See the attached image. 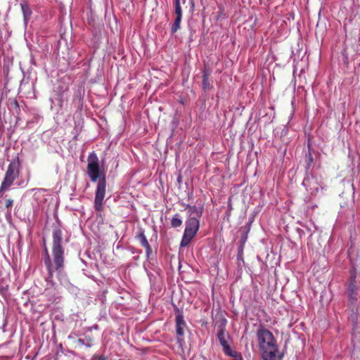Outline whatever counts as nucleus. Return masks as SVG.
<instances>
[{"label": "nucleus", "mask_w": 360, "mask_h": 360, "mask_svg": "<svg viewBox=\"0 0 360 360\" xmlns=\"http://www.w3.org/2000/svg\"><path fill=\"white\" fill-rule=\"evenodd\" d=\"M20 165L21 163L20 159L18 156H17L15 158L13 159L10 162L6 172V174L13 178L14 179H16L20 174Z\"/></svg>", "instance_id": "6e6552de"}, {"label": "nucleus", "mask_w": 360, "mask_h": 360, "mask_svg": "<svg viewBox=\"0 0 360 360\" xmlns=\"http://www.w3.org/2000/svg\"><path fill=\"white\" fill-rule=\"evenodd\" d=\"M75 348H80L82 346H86V347H91V338L89 339V341L85 342L84 340L82 338L77 339L73 342Z\"/></svg>", "instance_id": "4468645a"}, {"label": "nucleus", "mask_w": 360, "mask_h": 360, "mask_svg": "<svg viewBox=\"0 0 360 360\" xmlns=\"http://www.w3.org/2000/svg\"><path fill=\"white\" fill-rule=\"evenodd\" d=\"M174 6L175 15L182 16V10L180 4V0H174Z\"/></svg>", "instance_id": "f3484780"}, {"label": "nucleus", "mask_w": 360, "mask_h": 360, "mask_svg": "<svg viewBox=\"0 0 360 360\" xmlns=\"http://www.w3.org/2000/svg\"><path fill=\"white\" fill-rule=\"evenodd\" d=\"M186 214V225H200L203 207L202 206L187 205L185 210Z\"/></svg>", "instance_id": "20e7f679"}, {"label": "nucleus", "mask_w": 360, "mask_h": 360, "mask_svg": "<svg viewBox=\"0 0 360 360\" xmlns=\"http://www.w3.org/2000/svg\"><path fill=\"white\" fill-rule=\"evenodd\" d=\"M86 174L92 182L98 181L95 193L94 208L101 211L103 208V200L106 191L105 174L102 171L99 165L98 158L95 152L89 153L87 158Z\"/></svg>", "instance_id": "f257e3e1"}, {"label": "nucleus", "mask_w": 360, "mask_h": 360, "mask_svg": "<svg viewBox=\"0 0 360 360\" xmlns=\"http://www.w3.org/2000/svg\"><path fill=\"white\" fill-rule=\"evenodd\" d=\"M252 223V219H250V221H248V225H250Z\"/></svg>", "instance_id": "5701e85b"}, {"label": "nucleus", "mask_w": 360, "mask_h": 360, "mask_svg": "<svg viewBox=\"0 0 360 360\" xmlns=\"http://www.w3.org/2000/svg\"><path fill=\"white\" fill-rule=\"evenodd\" d=\"M226 320L224 319L221 324L218 326L217 338L220 342V345L223 347L224 352L230 350V346L228 344L227 339L229 338L228 333H226Z\"/></svg>", "instance_id": "423d86ee"}, {"label": "nucleus", "mask_w": 360, "mask_h": 360, "mask_svg": "<svg viewBox=\"0 0 360 360\" xmlns=\"http://www.w3.org/2000/svg\"><path fill=\"white\" fill-rule=\"evenodd\" d=\"M20 7H21L22 12L23 14L24 23L26 25L27 24V22L30 19L32 12V10L30 9V6H28V4L26 2L21 3Z\"/></svg>", "instance_id": "f8f14e48"}, {"label": "nucleus", "mask_w": 360, "mask_h": 360, "mask_svg": "<svg viewBox=\"0 0 360 360\" xmlns=\"http://www.w3.org/2000/svg\"><path fill=\"white\" fill-rule=\"evenodd\" d=\"M210 75V72L206 68L204 69L202 72V86L204 89H210V83L208 82V77Z\"/></svg>", "instance_id": "dca6fc26"}, {"label": "nucleus", "mask_w": 360, "mask_h": 360, "mask_svg": "<svg viewBox=\"0 0 360 360\" xmlns=\"http://www.w3.org/2000/svg\"><path fill=\"white\" fill-rule=\"evenodd\" d=\"M258 345L264 360H274L278 352V347L273 333L264 327L257 332Z\"/></svg>", "instance_id": "f03ea898"}, {"label": "nucleus", "mask_w": 360, "mask_h": 360, "mask_svg": "<svg viewBox=\"0 0 360 360\" xmlns=\"http://www.w3.org/2000/svg\"><path fill=\"white\" fill-rule=\"evenodd\" d=\"M309 160H310V162H312V160H313V158H312V157H311V154H309Z\"/></svg>", "instance_id": "4be33fe9"}, {"label": "nucleus", "mask_w": 360, "mask_h": 360, "mask_svg": "<svg viewBox=\"0 0 360 360\" xmlns=\"http://www.w3.org/2000/svg\"><path fill=\"white\" fill-rule=\"evenodd\" d=\"M13 200L11 199H6L5 206L6 208H10L13 206Z\"/></svg>", "instance_id": "aec40b11"}, {"label": "nucleus", "mask_w": 360, "mask_h": 360, "mask_svg": "<svg viewBox=\"0 0 360 360\" xmlns=\"http://www.w3.org/2000/svg\"><path fill=\"white\" fill-rule=\"evenodd\" d=\"M99 359H100V360H104V359H103V358H102V357H100V358H99Z\"/></svg>", "instance_id": "393cba45"}, {"label": "nucleus", "mask_w": 360, "mask_h": 360, "mask_svg": "<svg viewBox=\"0 0 360 360\" xmlns=\"http://www.w3.org/2000/svg\"><path fill=\"white\" fill-rule=\"evenodd\" d=\"M182 16L176 15L175 20L171 27L172 34L176 33L180 29V23L181 21Z\"/></svg>", "instance_id": "2eb2a0df"}, {"label": "nucleus", "mask_w": 360, "mask_h": 360, "mask_svg": "<svg viewBox=\"0 0 360 360\" xmlns=\"http://www.w3.org/2000/svg\"><path fill=\"white\" fill-rule=\"evenodd\" d=\"M282 358H283V355L282 354L278 356V359H281Z\"/></svg>", "instance_id": "b1692460"}, {"label": "nucleus", "mask_w": 360, "mask_h": 360, "mask_svg": "<svg viewBox=\"0 0 360 360\" xmlns=\"http://www.w3.org/2000/svg\"><path fill=\"white\" fill-rule=\"evenodd\" d=\"M199 226H186L184 233L181 241V247H186L188 245L191 240L198 231Z\"/></svg>", "instance_id": "1a4fd4ad"}, {"label": "nucleus", "mask_w": 360, "mask_h": 360, "mask_svg": "<svg viewBox=\"0 0 360 360\" xmlns=\"http://www.w3.org/2000/svg\"><path fill=\"white\" fill-rule=\"evenodd\" d=\"M44 264L50 274L52 273L53 265L46 245H44Z\"/></svg>", "instance_id": "ddd939ff"}, {"label": "nucleus", "mask_w": 360, "mask_h": 360, "mask_svg": "<svg viewBox=\"0 0 360 360\" xmlns=\"http://www.w3.org/2000/svg\"><path fill=\"white\" fill-rule=\"evenodd\" d=\"M174 311L176 314L175 322L177 341L179 343H181L184 341V330L186 328V323L184 321L183 312L178 307H175Z\"/></svg>", "instance_id": "39448f33"}, {"label": "nucleus", "mask_w": 360, "mask_h": 360, "mask_svg": "<svg viewBox=\"0 0 360 360\" xmlns=\"http://www.w3.org/2000/svg\"><path fill=\"white\" fill-rule=\"evenodd\" d=\"M63 233L60 229H56L53 232L52 255L55 269L60 271L64 266V249L62 247Z\"/></svg>", "instance_id": "7ed1b4c3"}, {"label": "nucleus", "mask_w": 360, "mask_h": 360, "mask_svg": "<svg viewBox=\"0 0 360 360\" xmlns=\"http://www.w3.org/2000/svg\"><path fill=\"white\" fill-rule=\"evenodd\" d=\"M226 354H227L228 356H230L231 357H233V359L235 358V356H236L238 354H239L240 353H238V352L236 351H234V350H232L231 348H230V350L229 351H227V352H224Z\"/></svg>", "instance_id": "a211bd4d"}, {"label": "nucleus", "mask_w": 360, "mask_h": 360, "mask_svg": "<svg viewBox=\"0 0 360 360\" xmlns=\"http://www.w3.org/2000/svg\"><path fill=\"white\" fill-rule=\"evenodd\" d=\"M302 185L307 191H311L312 193H316L319 188L318 178L314 175H307L302 181Z\"/></svg>", "instance_id": "0eeeda50"}, {"label": "nucleus", "mask_w": 360, "mask_h": 360, "mask_svg": "<svg viewBox=\"0 0 360 360\" xmlns=\"http://www.w3.org/2000/svg\"><path fill=\"white\" fill-rule=\"evenodd\" d=\"M15 180V179L5 174V176L0 187V197L3 196V192L4 191L8 190L13 185Z\"/></svg>", "instance_id": "9b49d317"}, {"label": "nucleus", "mask_w": 360, "mask_h": 360, "mask_svg": "<svg viewBox=\"0 0 360 360\" xmlns=\"http://www.w3.org/2000/svg\"><path fill=\"white\" fill-rule=\"evenodd\" d=\"M233 360H243V357H242L241 354H239L236 356H235Z\"/></svg>", "instance_id": "412c9836"}, {"label": "nucleus", "mask_w": 360, "mask_h": 360, "mask_svg": "<svg viewBox=\"0 0 360 360\" xmlns=\"http://www.w3.org/2000/svg\"><path fill=\"white\" fill-rule=\"evenodd\" d=\"M181 223H182L181 220L178 218L174 217L172 219V225H181Z\"/></svg>", "instance_id": "6ab92c4d"}, {"label": "nucleus", "mask_w": 360, "mask_h": 360, "mask_svg": "<svg viewBox=\"0 0 360 360\" xmlns=\"http://www.w3.org/2000/svg\"><path fill=\"white\" fill-rule=\"evenodd\" d=\"M136 238L140 242L141 245L146 249V257H149L152 254V248L146 238L144 231L141 229L139 230Z\"/></svg>", "instance_id": "9d476101"}]
</instances>
